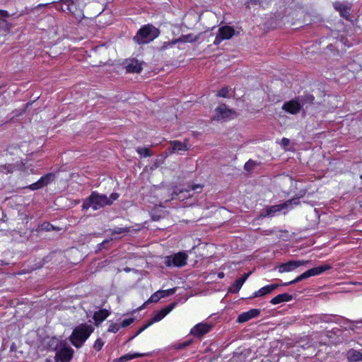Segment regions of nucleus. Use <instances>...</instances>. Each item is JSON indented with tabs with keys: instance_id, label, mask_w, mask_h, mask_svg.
I'll return each instance as SVG.
<instances>
[{
	"instance_id": "15",
	"label": "nucleus",
	"mask_w": 362,
	"mask_h": 362,
	"mask_svg": "<svg viewBox=\"0 0 362 362\" xmlns=\"http://www.w3.org/2000/svg\"><path fill=\"white\" fill-rule=\"evenodd\" d=\"M279 286V284H269L262 287L258 291L254 292L251 296L252 298L263 297L273 292Z\"/></svg>"
},
{
	"instance_id": "13",
	"label": "nucleus",
	"mask_w": 362,
	"mask_h": 362,
	"mask_svg": "<svg viewBox=\"0 0 362 362\" xmlns=\"http://www.w3.org/2000/svg\"><path fill=\"white\" fill-rule=\"evenodd\" d=\"M175 292V288H170L166 290H159L151 296L147 303H156L160 299L171 296Z\"/></svg>"
},
{
	"instance_id": "8",
	"label": "nucleus",
	"mask_w": 362,
	"mask_h": 362,
	"mask_svg": "<svg viewBox=\"0 0 362 362\" xmlns=\"http://www.w3.org/2000/svg\"><path fill=\"white\" fill-rule=\"evenodd\" d=\"M308 262V260H291L280 264L277 268L279 273L291 272Z\"/></svg>"
},
{
	"instance_id": "35",
	"label": "nucleus",
	"mask_w": 362,
	"mask_h": 362,
	"mask_svg": "<svg viewBox=\"0 0 362 362\" xmlns=\"http://www.w3.org/2000/svg\"><path fill=\"white\" fill-rule=\"evenodd\" d=\"M290 144V140L287 138H283L281 141V144L283 146H287Z\"/></svg>"
},
{
	"instance_id": "31",
	"label": "nucleus",
	"mask_w": 362,
	"mask_h": 362,
	"mask_svg": "<svg viewBox=\"0 0 362 362\" xmlns=\"http://www.w3.org/2000/svg\"><path fill=\"white\" fill-rule=\"evenodd\" d=\"M162 318H160V317H158V318H153V320H151V322H149L148 323H147L146 325H144L143 327H141V329H139V330L137 332V334H139L140 332H141L143 330H144L147 327H148L149 325H152L154 322H157V321H159L160 320H161Z\"/></svg>"
},
{
	"instance_id": "43",
	"label": "nucleus",
	"mask_w": 362,
	"mask_h": 362,
	"mask_svg": "<svg viewBox=\"0 0 362 362\" xmlns=\"http://www.w3.org/2000/svg\"><path fill=\"white\" fill-rule=\"evenodd\" d=\"M100 319V321H103V320H105V318L104 317H102V318H99Z\"/></svg>"
},
{
	"instance_id": "29",
	"label": "nucleus",
	"mask_w": 362,
	"mask_h": 362,
	"mask_svg": "<svg viewBox=\"0 0 362 362\" xmlns=\"http://www.w3.org/2000/svg\"><path fill=\"white\" fill-rule=\"evenodd\" d=\"M42 187H43V186L40 180L37 182L33 183L29 186V188L32 190H36Z\"/></svg>"
},
{
	"instance_id": "11",
	"label": "nucleus",
	"mask_w": 362,
	"mask_h": 362,
	"mask_svg": "<svg viewBox=\"0 0 362 362\" xmlns=\"http://www.w3.org/2000/svg\"><path fill=\"white\" fill-rule=\"evenodd\" d=\"M333 6L337 10L340 16L346 19H348L350 16L351 11V4L344 2H335L333 4Z\"/></svg>"
},
{
	"instance_id": "9",
	"label": "nucleus",
	"mask_w": 362,
	"mask_h": 362,
	"mask_svg": "<svg viewBox=\"0 0 362 362\" xmlns=\"http://www.w3.org/2000/svg\"><path fill=\"white\" fill-rule=\"evenodd\" d=\"M63 1L66 6V9L69 10L75 17L76 19L79 20L83 18V14L82 12L81 8H75L74 4H78V5H83L85 4L84 0H61Z\"/></svg>"
},
{
	"instance_id": "37",
	"label": "nucleus",
	"mask_w": 362,
	"mask_h": 362,
	"mask_svg": "<svg viewBox=\"0 0 362 362\" xmlns=\"http://www.w3.org/2000/svg\"><path fill=\"white\" fill-rule=\"evenodd\" d=\"M126 231V229H124V228H117V230H115L114 231L115 233H123Z\"/></svg>"
},
{
	"instance_id": "1",
	"label": "nucleus",
	"mask_w": 362,
	"mask_h": 362,
	"mask_svg": "<svg viewBox=\"0 0 362 362\" xmlns=\"http://www.w3.org/2000/svg\"><path fill=\"white\" fill-rule=\"evenodd\" d=\"M119 197L117 193H112L107 197L106 195L100 194L97 192H93L83 203V209H88L92 208L93 210H98L106 205H110Z\"/></svg>"
},
{
	"instance_id": "33",
	"label": "nucleus",
	"mask_w": 362,
	"mask_h": 362,
	"mask_svg": "<svg viewBox=\"0 0 362 362\" xmlns=\"http://www.w3.org/2000/svg\"><path fill=\"white\" fill-rule=\"evenodd\" d=\"M303 280V277H301V274L298 276H297L295 279H293V281H291L289 282H287V283H284V286H288V285H291V284H294L297 282H299L300 281Z\"/></svg>"
},
{
	"instance_id": "44",
	"label": "nucleus",
	"mask_w": 362,
	"mask_h": 362,
	"mask_svg": "<svg viewBox=\"0 0 362 362\" xmlns=\"http://www.w3.org/2000/svg\"><path fill=\"white\" fill-rule=\"evenodd\" d=\"M45 362H51V361L49 359H47Z\"/></svg>"
},
{
	"instance_id": "28",
	"label": "nucleus",
	"mask_w": 362,
	"mask_h": 362,
	"mask_svg": "<svg viewBox=\"0 0 362 362\" xmlns=\"http://www.w3.org/2000/svg\"><path fill=\"white\" fill-rule=\"evenodd\" d=\"M104 345V342L103 341V340L101 339H98L95 341V344L93 345V347L94 349L96 350V351H100L103 346Z\"/></svg>"
},
{
	"instance_id": "22",
	"label": "nucleus",
	"mask_w": 362,
	"mask_h": 362,
	"mask_svg": "<svg viewBox=\"0 0 362 362\" xmlns=\"http://www.w3.org/2000/svg\"><path fill=\"white\" fill-rule=\"evenodd\" d=\"M55 175L54 173H48L40 179L43 187L47 185L54 180Z\"/></svg>"
},
{
	"instance_id": "23",
	"label": "nucleus",
	"mask_w": 362,
	"mask_h": 362,
	"mask_svg": "<svg viewBox=\"0 0 362 362\" xmlns=\"http://www.w3.org/2000/svg\"><path fill=\"white\" fill-rule=\"evenodd\" d=\"M142 356H144V354H138V353H136L134 354H125V355L122 356V357H120L118 359V362H126L127 361H129V360H132V359H134V358Z\"/></svg>"
},
{
	"instance_id": "4",
	"label": "nucleus",
	"mask_w": 362,
	"mask_h": 362,
	"mask_svg": "<svg viewBox=\"0 0 362 362\" xmlns=\"http://www.w3.org/2000/svg\"><path fill=\"white\" fill-rule=\"evenodd\" d=\"M187 255L184 252H179L174 255L166 256L164 263L167 267H181L187 264Z\"/></svg>"
},
{
	"instance_id": "18",
	"label": "nucleus",
	"mask_w": 362,
	"mask_h": 362,
	"mask_svg": "<svg viewBox=\"0 0 362 362\" xmlns=\"http://www.w3.org/2000/svg\"><path fill=\"white\" fill-rule=\"evenodd\" d=\"M251 274V272L245 274L239 279H236L234 282V284L229 288V291L231 293H237L239 291V290L241 288L243 284L245 282L247 279L250 276Z\"/></svg>"
},
{
	"instance_id": "45",
	"label": "nucleus",
	"mask_w": 362,
	"mask_h": 362,
	"mask_svg": "<svg viewBox=\"0 0 362 362\" xmlns=\"http://www.w3.org/2000/svg\"><path fill=\"white\" fill-rule=\"evenodd\" d=\"M124 270H125L126 272H129V269H125Z\"/></svg>"
},
{
	"instance_id": "30",
	"label": "nucleus",
	"mask_w": 362,
	"mask_h": 362,
	"mask_svg": "<svg viewBox=\"0 0 362 362\" xmlns=\"http://www.w3.org/2000/svg\"><path fill=\"white\" fill-rule=\"evenodd\" d=\"M120 326L118 324L116 323H112L109 326L108 332H117L119 329Z\"/></svg>"
},
{
	"instance_id": "21",
	"label": "nucleus",
	"mask_w": 362,
	"mask_h": 362,
	"mask_svg": "<svg viewBox=\"0 0 362 362\" xmlns=\"http://www.w3.org/2000/svg\"><path fill=\"white\" fill-rule=\"evenodd\" d=\"M292 299V296L288 293L279 294L271 300V303L276 305L282 302H288Z\"/></svg>"
},
{
	"instance_id": "19",
	"label": "nucleus",
	"mask_w": 362,
	"mask_h": 362,
	"mask_svg": "<svg viewBox=\"0 0 362 362\" xmlns=\"http://www.w3.org/2000/svg\"><path fill=\"white\" fill-rule=\"evenodd\" d=\"M346 357L349 362L362 361V354L354 349L347 351Z\"/></svg>"
},
{
	"instance_id": "27",
	"label": "nucleus",
	"mask_w": 362,
	"mask_h": 362,
	"mask_svg": "<svg viewBox=\"0 0 362 362\" xmlns=\"http://www.w3.org/2000/svg\"><path fill=\"white\" fill-rule=\"evenodd\" d=\"M136 151L143 157H148L150 156L149 150L147 148H138Z\"/></svg>"
},
{
	"instance_id": "3",
	"label": "nucleus",
	"mask_w": 362,
	"mask_h": 362,
	"mask_svg": "<svg viewBox=\"0 0 362 362\" xmlns=\"http://www.w3.org/2000/svg\"><path fill=\"white\" fill-rule=\"evenodd\" d=\"M159 34L158 28L148 24L139 29L134 39L139 44H146L158 37Z\"/></svg>"
},
{
	"instance_id": "34",
	"label": "nucleus",
	"mask_w": 362,
	"mask_h": 362,
	"mask_svg": "<svg viewBox=\"0 0 362 362\" xmlns=\"http://www.w3.org/2000/svg\"><path fill=\"white\" fill-rule=\"evenodd\" d=\"M133 321H134V318H128L122 322V327H126L129 326L130 324H132L133 322Z\"/></svg>"
},
{
	"instance_id": "10",
	"label": "nucleus",
	"mask_w": 362,
	"mask_h": 362,
	"mask_svg": "<svg viewBox=\"0 0 362 362\" xmlns=\"http://www.w3.org/2000/svg\"><path fill=\"white\" fill-rule=\"evenodd\" d=\"M74 350L70 346H64L59 350L55 356L56 362H69L72 358Z\"/></svg>"
},
{
	"instance_id": "2",
	"label": "nucleus",
	"mask_w": 362,
	"mask_h": 362,
	"mask_svg": "<svg viewBox=\"0 0 362 362\" xmlns=\"http://www.w3.org/2000/svg\"><path fill=\"white\" fill-rule=\"evenodd\" d=\"M94 328L88 324H81L76 326L69 337V341L74 346L81 348L88 339Z\"/></svg>"
},
{
	"instance_id": "16",
	"label": "nucleus",
	"mask_w": 362,
	"mask_h": 362,
	"mask_svg": "<svg viewBox=\"0 0 362 362\" xmlns=\"http://www.w3.org/2000/svg\"><path fill=\"white\" fill-rule=\"evenodd\" d=\"M170 148H168L170 153H180L186 151L189 149L187 144L179 141H172L170 143Z\"/></svg>"
},
{
	"instance_id": "17",
	"label": "nucleus",
	"mask_w": 362,
	"mask_h": 362,
	"mask_svg": "<svg viewBox=\"0 0 362 362\" xmlns=\"http://www.w3.org/2000/svg\"><path fill=\"white\" fill-rule=\"evenodd\" d=\"M211 327V325L207 323H199L192 329L191 332L194 335L200 337L207 333Z\"/></svg>"
},
{
	"instance_id": "12",
	"label": "nucleus",
	"mask_w": 362,
	"mask_h": 362,
	"mask_svg": "<svg viewBox=\"0 0 362 362\" xmlns=\"http://www.w3.org/2000/svg\"><path fill=\"white\" fill-rule=\"evenodd\" d=\"M302 107V105L297 100H291L284 103L282 109L290 114H298Z\"/></svg>"
},
{
	"instance_id": "40",
	"label": "nucleus",
	"mask_w": 362,
	"mask_h": 362,
	"mask_svg": "<svg viewBox=\"0 0 362 362\" xmlns=\"http://www.w3.org/2000/svg\"><path fill=\"white\" fill-rule=\"evenodd\" d=\"M189 344H190V341H187V342L184 343V344H183L182 346H180L179 348H183V347H185V346H187V345H189Z\"/></svg>"
},
{
	"instance_id": "46",
	"label": "nucleus",
	"mask_w": 362,
	"mask_h": 362,
	"mask_svg": "<svg viewBox=\"0 0 362 362\" xmlns=\"http://www.w3.org/2000/svg\"><path fill=\"white\" fill-rule=\"evenodd\" d=\"M361 179L362 180V175H361Z\"/></svg>"
},
{
	"instance_id": "7",
	"label": "nucleus",
	"mask_w": 362,
	"mask_h": 362,
	"mask_svg": "<svg viewBox=\"0 0 362 362\" xmlns=\"http://www.w3.org/2000/svg\"><path fill=\"white\" fill-rule=\"evenodd\" d=\"M234 34L235 30L232 27L228 25L222 26L218 29V33L216 36L214 44L218 45L223 40H229Z\"/></svg>"
},
{
	"instance_id": "6",
	"label": "nucleus",
	"mask_w": 362,
	"mask_h": 362,
	"mask_svg": "<svg viewBox=\"0 0 362 362\" xmlns=\"http://www.w3.org/2000/svg\"><path fill=\"white\" fill-rule=\"evenodd\" d=\"M297 199H293L278 205L267 206L261 214V216H273L276 212L288 209L291 204H298Z\"/></svg>"
},
{
	"instance_id": "5",
	"label": "nucleus",
	"mask_w": 362,
	"mask_h": 362,
	"mask_svg": "<svg viewBox=\"0 0 362 362\" xmlns=\"http://www.w3.org/2000/svg\"><path fill=\"white\" fill-rule=\"evenodd\" d=\"M236 116V113L231 109L226 107V105H218L214 110L213 116L214 120L230 119Z\"/></svg>"
},
{
	"instance_id": "25",
	"label": "nucleus",
	"mask_w": 362,
	"mask_h": 362,
	"mask_svg": "<svg viewBox=\"0 0 362 362\" xmlns=\"http://www.w3.org/2000/svg\"><path fill=\"white\" fill-rule=\"evenodd\" d=\"M174 305H168L159 312V313L156 317H165L167 315L170 313V312L173 309Z\"/></svg>"
},
{
	"instance_id": "38",
	"label": "nucleus",
	"mask_w": 362,
	"mask_h": 362,
	"mask_svg": "<svg viewBox=\"0 0 362 362\" xmlns=\"http://www.w3.org/2000/svg\"><path fill=\"white\" fill-rule=\"evenodd\" d=\"M250 318H242V317H240V318H238V322L239 323H242V322H246Z\"/></svg>"
},
{
	"instance_id": "42",
	"label": "nucleus",
	"mask_w": 362,
	"mask_h": 362,
	"mask_svg": "<svg viewBox=\"0 0 362 362\" xmlns=\"http://www.w3.org/2000/svg\"><path fill=\"white\" fill-rule=\"evenodd\" d=\"M218 277L219 279H222V278H223V277H224V274H223V272H220V273H218Z\"/></svg>"
},
{
	"instance_id": "14",
	"label": "nucleus",
	"mask_w": 362,
	"mask_h": 362,
	"mask_svg": "<svg viewBox=\"0 0 362 362\" xmlns=\"http://www.w3.org/2000/svg\"><path fill=\"white\" fill-rule=\"evenodd\" d=\"M143 63L137 59H129L126 62V70L129 73H140L143 69Z\"/></svg>"
},
{
	"instance_id": "39",
	"label": "nucleus",
	"mask_w": 362,
	"mask_h": 362,
	"mask_svg": "<svg viewBox=\"0 0 362 362\" xmlns=\"http://www.w3.org/2000/svg\"><path fill=\"white\" fill-rule=\"evenodd\" d=\"M202 187L199 185H194L192 187V190H196L197 189H201Z\"/></svg>"
},
{
	"instance_id": "36",
	"label": "nucleus",
	"mask_w": 362,
	"mask_h": 362,
	"mask_svg": "<svg viewBox=\"0 0 362 362\" xmlns=\"http://www.w3.org/2000/svg\"><path fill=\"white\" fill-rule=\"evenodd\" d=\"M301 277H303V280H304V279H308V278H309V277H311V276H310V272H309V270H307L306 272H305L304 273H303V274H301Z\"/></svg>"
},
{
	"instance_id": "20",
	"label": "nucleus",
	"mask_w": 362,
	"mask_h": 362,
	"mask_svg": "<svg viewBox=\"0 0 362 362\" xmlns=\"http://www.w3.org/2000/svg\"><path fill=\"white\" fill-rule=\"evenodd\" d=\"M331 268H332V266L330 264H325L320 267H314V268H312L308 270L310 274V276H313L320 275L322 273L325 272V271L330 269Z\"/></svg>"
},
{
	"instance_id": "26",
	"label": "nucleus",
	"mask_w": 362,
	"mask_h": 362,
	"mask_svg": "<svg viewBox=\"0 0 362 362\" xmlns=\"http://www.w3.org/2000/svg\"><path fill=\"white\" fill-rule=\"evenodd\" d=\"M230 89L228 87L222 88L217 93V96L226 98L228 96Z\"/></svg>"
},
{
	"instance_id": "32",
	"label": "nucleus",
	"mask_w": 362,
	"mask_h": 362,
	"mask_svg": "<svg viewBox=\"0 0 362 362\" xmlns=\"http://www.w3.org/2000/svg\"><path fill=\"white\" fill-rule=\"evenodd\" d=\"M8 16V13L6 11L0 10V23L5 22L6 18Z\"/></svg>"
},
{
	"instance_id": "41",
	"label": "nucleus",
	"mask_w": 362,
	"mask_h": 362,
	"mask_svg": "<svg viewBox=\"0 0 362 362\" xmlns=\"http://www.w3.org/2000/svg\"><path fill=\"white\" fill-rule=\"evenodd\" d=\"M110 314L105 311V313L104 314H103L102 315H100L99 317H107ZM94 317H97L95 315H94Z\"/></svg>"
},
{
	"instance_id": "24",
	"label": "nucleus",
	"mask_w": 362,
	"mask_h": 362,
	"mask_svg": "<svg viewBox=\"0 0 362 362\" xmlns=\"http://www.w3.org/2000/svg\"><path fill=\"white\" fill-rule=\"evenodd\" d=\"M260 314V310L259 309H252L248 312L244 313L240 315L239 317H257Z\"/></svg>"
}]
</instances>
